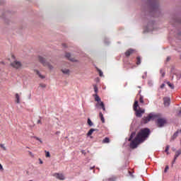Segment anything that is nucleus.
<instances>
[{"label":"nucleus","mask_w":181,"mask_h":181,"mask_svg":"<svg viewBox=\"0 0 181 181\" xmlns=\"http://www.w3.org/2000/svg\"><path fill=\"white\" fill-rule=\"evenodd\" d=\"M153 119H157L156 124L158 128H163L168 124V120L165 117H160V115L150 113L147 117H144L142 119L143 124H148L149 121H153Z\"/></svg>","instance_id":"f257e3e1"},{"label":"nucleus","mask_w":181,"mask_h":181,"mask_svg":"<svg viewBox=\"0 0 181 181\" xmlns=\"http://www.w3.org/2000/svg\"><path fill=\"white\" fill-rule=\"evenodd\" d=\"M149 134H151V130L148 128L140 130L135 139L131 142V148H135L139 144H142L149 136Z\"/></svg>","instance_id":"f03ea898"},{"label":"nucleus","mask_w":181,"mask_h":181,"mask_svg":"<svg viewBox=\"0 0 181 181\" xmlns=\"http://www.w3.org/2000/svg\"><path fill=\"white\" fill-rule=\"evenodd\" d=\"M139 107V105L138 104V100H135L133 105V110L136 112V117H137L138 118H141V117H142V115L145 114V110Z\"/></svg>","instance_id":"7ed1b4c3"},{"label":"nucleus","mask_w":181,"mask_h":181,"mask_svg":"<svg viewBox=\"0 0 181 181\" xmlns=\"http://www.w3.org/2000/svg\"><path fill=\"white\" fill-rule=\"evenodd\" d=\"M38 60H39L40 63H42V64L45 67H48V69H49V70H52L53 66H52V64H50V63L47 62V61H46V59L45 57H43L42 56H39Z\"/></svg>","instance_id":"20e7f679"},{"label":"nucleus","mask_w":181,"mask_h":181,"mask_svg":"<svg viewBox=\"0 0 181 181\" xmlns=\"http://www.w3.org/2000/svg\"><path fill=\"white\" fill-rule=\"evenodd\" d=\"M11 67H13V69H16L18 70V69L22 68V62L15 60L13 62L11 63Z\"/></svg>","instance_id":"39448f33"},{"label":"nucleus","mask_w":181,"mask_h":181,"mask_svg":"<svg viewBox=\"0 0 181 181\" xmlns=\"http://www.w3.org/2000/svg\"><path fill=\"white\" fill-rule=\"evenodd\" d=\"M148 2L151 5V8H153V11L158 9V0H148Z\"/></svg>","instance_id":"423d86ee"},{"label":"nucleus","mask_w":181,"mask_h":181,"mask_svg":"<svg viewBox=\"0 0 181 181\" xmlns=\"http://www.w3.org/2000/svg\"><path fill=\"white\" fill-rule=\"evenodd\" d=\"M96 108L98 109H101L103 111H105V105H104V103L103 101L100 100V102H98L95 105Z\"/></svg>","instance_id":"0eeeda50"},{"label":"nucleus","mask_w":181,"mask_h":181,"mask_svg":"<svg viewBox=\"0 0 181 181\" xmlns=\"http://www.w3.org/2000/svg\"><path fill=\"white\" fill-rule=\"evenodd\" d=\"M53 176H54V177H56L57 179H59V180H64V179H66L64 175L62 173H54Z\"/></svg>","instance_id":"6e6552de"},{"label":"nucleus","mask_w":181,"mask_h":181,"mask_svg":"<svg viewBox=\"0 0 181 181\" xmlns=\"http://www.w3.org/2000/svg\"><path fill=\"white\" fill-rule=\"evenodd\" d=\"M135 53V49H129L126 52L124 53L126 57H129L131 54H134Z\"/></svg>","instance_id":"1a4fd4ad"},{"label":"nucleus","mask_w":181,"mask_h":181,"mask_svg":"<svg viewBox=\"0 0 181 181\" xmlns=\"http://www.w3.org/2000/svg\"><path fill=\"white\" fill-rule=\"evenodd\" d=\"M163 101H164L163 103H164L165 107H169V105H170V98H164Z\"/></svg>","instance_id":"9d476101"},{"label":"nucleus","mask_w":181,"mask_h":181,"mask_svg":"<svg viewBox=\"0 0 181 181\" xmlns=\"http://www.w3.org/2000/svg\"><path fill=\"white\" fill-rule=\"evenodd\" d=\"M65 57H66V59H68V60H70L71 62H77L75 58L71 57V54H70V53H66Z\"/></svg>","instance_id":"9b49d317"},{"label":"nucleus","mask_w":181,"mask_h":181,"mask_svg":"<svg viewBox=\"0 0 181 181\" xmlns=\"http://www.w3.org/2000/svg\"><path fill=\"white\" fill-rule=\"evenodd\" d=\"M178 135H179V132H176L175 133H174V134L171 136L170 142H172V141H175V139L177 138Z\"/></svg>","instance_id":"f8f14e48"},{"label":"nucleus","mask_w":181,"mask_h":181,"mask_svg":"<svg viewBox=\"0 0 181 181\" xmlns=\"http://www.w3.org/2000/svg\"><path fill=\"white\" fill-rule=\"evenodd\" d=\"M98 131L97 129H90L88 132L87 133V136H91L93 135V132Z\"/></svg>","instance_id":"ddd939ff"},{"label":"nucleus","mask_w":181,"mask_h":181,"mask_svg":"<svg viewBox=\"0 0 181 181\" xmlns=\"http://www.w3.org/2000/svg\"><path fill=\"white\" fill-rule=\"evenodd\" d=\"M99 117L100 118V121L103 122V124H104V122H105V119H104V115H103V112H99Z\"/></svg>","instance_id":"4468645a"},{"label":"nucleus","mask_w":181,"mask_h":181,"mask_svg":"<svg viewBox=\"0 0 181 181\" xmlns=\"http://www.w3.org/2000/svg\"><path fill=\"white\" fill-rule=\"evenodd\" d=\"M61 71L63 73V74H70V70L67 69H62Z\"/></svg>","instance_id":"2eb2a0df"},{"label":"nucleus","mask_w":181,"mask_h":181,"mask_svg":"<svg viewBox=\"0 0 181 181\" xmlns=\"http://www.w3.org/2000/svg\"><path fill=\"white\" fill-rule=\"evenodd\" d=\"M95 101H97V103H100L101 101V98H100V96H98V95L96 93L95 95Z\"/></svg>","instance_id":"dca6fc26"},{"label":"nucleus","mask_w":181,"mask_h":181,"mask_svg":"<svg viewBox=\"0 0 181 181\" xmlns=\"http://www.w3.org/2000/svg\"><path fill=\"white\" fill-rule=\"evenodd\" d=\"M181 154V150H178L175 152V155L174 156L175 159H177L179 158V156Z\"/></svg>","instance_id":"f3484780"},{"label":"nucleus","mask_w":181,"mask_h":181,"mask_svg":"<svg viewBox=\"0 0 181 181\" xmlns=\"http://www.w3.org/2000/svg\"><path fill=\"white\" fill-rule=\"evenodd\" d=\"M16 103H17V104H19L21 103L19 94L18 93L16 94Z\"/></svg>","instance_id":"a211bd4d"},{"label":"nucleus","mask_w":181,"mask_h":181,"mask_svg":"<svg viewBox=\"0 0 181 181\" xmlns=\"http://www.w3.org/2000/svg\"><path fill=\"white\" fill-rule=\"evenodd\" d=\"M109 142H110V138L108 137L105 138L102 141V143L103 144H109Z\"/></svg>","instance_id":"6ab92c4d"},{"label":"nucleus","mask_w":181,"mask_h":181,"mask_svg":"<svg viewBox=\"0 0 181 181\" xmlns=\"http://www.w3.org/2000/svg\"><path fill=\"white\" fill-rule=\"evenodd\" d=\"M96 70L99 73L100 77H103V71H101L100 69H98L97 67H96Z\"/></svg>","instance_id":"aec40b11"},{"label":"nucleus","mask_w":181,"mask_h":181,"mask_svg":"<svg viewBox=\"0 0 181 181\" xmlns=\"http://www.w3.org/2000/svg\"><path fill=\"white\" fill-rule=\"evenodd\" d=\"M135 135H136V133L135 132H132L131 136H130V137H129V141H132V139H134V136H135Z\"/></svg>","instance_id":"412c9836"},{"label":"nucleus","mask_w":181,"mask_h":181,"mask_svg":"<svg viewBox=\"0 0 181 181\" xmlns=\"http://www.w3.org/2000/svg\"><path fill=\"white\" fill-rule=\"evenodd\" d=\"M33 138H34V139H36V141H39V142H40V144H43V141L39 137L34 136Z\"/></svg>","instance_id":"4be33fe9"},{"label":"nucleus","mask_w":181,"mask_h":181,"mask_svg":"<svg viewBox=\"0 0 181 181\" xmlns=\"http://www.w3.org/2000/svg\"><path fill=\"white\" fill-rule=\"evenodd\" d=\"M136 64H137V66H139V64H141V57H136Z\"/></svg>","instance_id":"5701e85b"},{"label":"nucleus","mask_w":181,"mask_h":181,"mask_svg":"<svg viewBox=\"0 0 181 181\" xmlns=\"http://www.w3.org/2000/svg\"><path fill=\"white\" fill-rule=\"evenodd\" d=\"M88 124L89 127H93V123L91 122V119L90 118L88 119Z\"/></svg>","instance_id":"b1692460"},{"label":"nucleus","mask_w":181,"mask_h":181,"mask_svg":"<svg viewBox=\"0 0 181 181\" xmlns=\"http://www.w3.org/2000/svg\"><path fill=\"white\" fill-rule=\"evenodd\" d=\"M167 84L169 87H170L172 88V90H173V88H175V86H173V84L170 83V82H167Z\"/></svg>","instance_id":"393cba45"},{"label":"nucleus","mask_w":181,"mask_h":181,"mask_svg":"<svg viewBox=\"0 0 181 181\" xmlns=\"http://www.w3.org/2000/svg\"><path fill=\"white\" fill-rule=\"evenodd\" d=\"M36 73H37V76H39V77H40V78H45V76H42V74H40V72H39V71H36Z\"/></svg>","instance_id":"a878e982"},{"label":"nucleus","mask_w":181,"mask_h":181,"mask_svg":"<svg viewBox=\"0 0 181 181\" xmlns=\"http://www.w3.org/2000/svg\"><path fill=\"white\" fill-rule=\"evenodd\" d=\"M93 88L95 94H97V93H98V88L97 87V86L94 85Z\"/></svg>","instance_id":"bb28decb"},{"label":"nucleus","mask_w":181,"mask_h":181,"mask_svg":"<svg viewBox=\"0 0 181 181\" xmlns=\"http://www.w3.org/2000/svg\"><path fill=\"white\" fill-rule=\"evenodd\" d=\"M139 103H141V104H144V96L140 95Z\"/></svg>","instance_id":"cd10ccee"},{"label":"nucleus","mask_w":181,"mask_h":181,"mask_svg":"<svg viewBox=\"0 0 181 181\" xmlns=\"http://www.w3.org/2000/svg\"><path fill=\"white\" fill-rule=\"evenodd\" d=\"M0 148H3L4 151H6V147H5V144H0Z\"/></svg>","instance_id":"c85d7f7f"},{"label":"nucleus","mask_w":181,"mask_h":181,"mask_svg":"<svg viewBox=\"0 0 181 181\" xmlns=\"http://www.w3.org/2000/svg\"><path fill=\"white\" fill-rule=\"evenodd\" d=\"M160 73L162 77H165V71L163 69L160 70Z\"/></svg>","instance_id":"c756f323"},{"label":"nucleus","mask_w":181,"mask_h":181,"mask_svg":"<svg viewBox=\"0 0 181 181\" xmlns=\"http://www.w3.org/2000/svg\"><path fill=\"white\" fill-rule=\"evenodd\" d=\"M46 158H50V153L49 151H45Z\"/></svg>","instance_id":"7c9ffc66"},{"label":"nucleus","mask_w":181,"mask_h":181,"mask_svg":"<svg viewBox=\"0 0 181 181\" xmlns=\"http://www.w3.org/2000/svg\"><path fill=\"white\" fill-rule=\"evenodd\" d=\"M169 148H170L169 146H167L165 148V152L167 153V155H169Z\"/></svg>","instance_id":"2f4dec72"},{"label":"nucleus","mask_w":181,"mask_h":181,"mask_svg":"<svg viewBox=\"0 0 181 181\" xmlns=\"http://www.w3.org/2000/svg\"><path fill=\"white\" fill-rule=\"evenodd\" d=\"M40 87H41L42 88H46V84H45V83H40Z\"/></svg>","instance_id":"473e14b6"},{"label":"nucleus","mask_w":181,"mask_h":181,"mask_svg":"<svg viewBox=\"0 0 181 181\" xmlns=\"http://www.w3.org/2000/svg\"><path fill=\"white\" fill-rule=\"evenodd\" d=\"M168 170H169V165L165 166V168L164 170V173H166V172H168Z\"/></svg>","instance_id":"72a5a7b5"},{"label":"nucleus","mask_w":181,"mask_h":181,"mask_svg":"<svg viewBox=\"0 0 181 181\" xmlns=\"http://www.w3.org/2000/svg\"><path fill=\"white\" fill-rule=\"evenodd\" d=\"M0 170L1 172H4V167L2 166V164L0 163Z\"/></svg>","instance_id":"f704fd0d"},{"label":"nucleus","mask_w":181,"mask_h":181,"mask_svg":"<svg viewBox=\"0 0 181 181\" xmlns=\"http://www.w3.org/2000/svg\"><path fill=\"white\" fill-rule=\"evenodd\" d=\"M175 162H176V159H175V157H174V160L172 162V166H173V165H175Z\"/></svg>","instance_id":"c9c22d12"},{"label":"nucleus","mask_w":181,"mask_h":181,"mask_svg":"<svg viewBox=\"0 0 181 181\" xmlns=\"http://www.w3.org/2000/svg\"><path fill=\"white\" fill-rule=\"evenodd\" d=\"M166 62H170V57H167Z\"/></svg>","instance_id":"e433bc0d"},{"label":"nucleus","mask_w":181,"mask_h":181,"mask_svg":"<svg viewBox=\"0 0 181 181\" xmlns=\"http://www.w3.org/2000/svg\"><path fill=\"white\" fill-rule=\"evenodd\" d=\"M39 160H40V165L43 164V161L42 160V159L40 158Z\"/></svg>","instance_id":"4c0bfd02"},{"label":"nucleus","mask_w":181,"mask_h":181,"mask_svg":"<svg viewBox=\"0 0 181 181\" xmlns=\"http://www.w3.org/2000/svg\"><path fill=\"white\" fill-rule=\"evenodd\" d=\"M63 47H67V45L66 44L62 45Z\"/></svg>","instance_id":"58836bf2"},{"label":"nucleus","mask_w":181,"mask_h":181,"mask_svg":"<svg viewBox=\"0 0 181 181\" xmlns=\"http://www.w3.org/2000/svg\"><path fill=\"white\" fill-rule=\"evenodd\" d=\"M37 124H42V121L41 120H38L37 121Z\"/></svg>","instance_id":"ea45409f"},{"label":"nucleus","mask_w":181,"mask_h":181,"mask_svg":"<svg viewBox=\"0 0 181 181\" xmlns=\"http://www.w3.org/2000/svg\"><path fill=\"white\" fill-rule=\"evenodd\" d=\"M29 154L31 155V156L33 155L32 152H30V151H29Z\"/></svg>","instance_id":"a19ab883"},{"label":"nucleus","mask_w":181,"mask_h":181,"mask_svg":"<svg viewBox=\"0 0 181 181\" xmlns=\"http://www.w3.org/2000/svg\"><path fill=\"white\" fill-rule=\"evenodd\" d=\"M12 58H13V59H15V56L12 55Z\"/></svg>","instance_id":"79ce46f5"},{"label":"nucleus","mask_w":181,"mask_h":181,"mask_svg":"<svg viewBox=\"0 0 181 181\" xmlns=\"http://www.w3.org/2000/svg\"><path fill=\"white\" fill-rule=\"evenodd\" d=\"M163 87V86H161V88Z\"/></svg>","instance_id":"37998d69"},{"label":"nucleus","mask_w":181,"mask_h":181,"mask_svg":"<svg viewBox=\"0 0 181 181\" xmlns=\"http://www.w3.org/2000/svg\"><path fill=\"white\" fill-rule=\"evenodd\" d=\"M90 169H93V168H91Z\"/></svg>","instance_id":"c03bdc74"}]
</instances>
